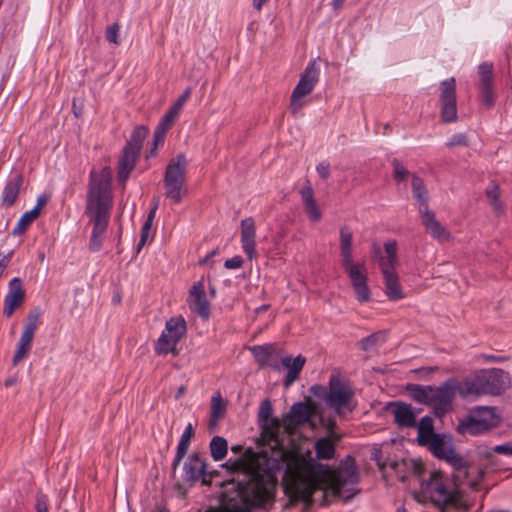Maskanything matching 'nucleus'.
I'll list each match as a JSON object with an SVG mask.
<instances>
[{
    "label": "nucleus",
    "mask_w": 512,
    "mask_h": 512,
    "mask_svg": "<svg viewBox=\"0 0 512 512\" xmlns=\"http://www.w3.org/2000/svg\"><path fill=\"white\" fill-rule=\"evenodd\" d=\"M271 401L261 402L258 422L261 439L270 448L261 451L251 460L240 457L229 460L231 469L238 473V479L223 485L219 507H210L204 512H250L253 507H262L274 497L277 472L286 462L288 452L280 438L281 421L272 416Z\"/></svg>",
    "instance_id": "f257e3e1"
},
{
    "label": "nucleus",
    "mask_w": 512,
    "mask_h": 512,
    "mask_svg": "<svg viewBox=\"0 0 512 512\" xmlns=\"http://www.w3.org/2000/svg\"><path fill=\"white\" fill-rule=\"evenodd\" d=\"M359 482V471L355 460L348 455L335 470L303 468L295 472L290 479L288 489L293 496L307 505L313 504V494L317 490L329 489L335 497L342 498L345 502L351 500L357 493L356 485Z\"/></svg>",
    "instance_id": "f03ea898"
},
{
    "label": "nucleus",
    "mask_w": 512,
    "mask_h": 512,
    "mask_svg": "<svg viewBox=\"0 0 512 512\" xmlns=\"http://www.w3.org/2000/svg\"><path fill=\"white\" fill-rule=\"evenodd\" d=\"M112 208L110 189V170L105 167L101 172L92 170L89 176L85 214L93 224L89 248L96 252L101 248L103 235L107 230Z\"/></svg>",
    "instance_id": "7ed1b4c3"
},
{
    "label": "nucleus",
    "mask_w": 512,
    "mask_h": 512,
    "mask_svg": "<svg viewBox=\"0 0 512 512\" xmlns=\"http://www.w3.org/2000/svg\"><path fill=\"white\" fill-rule=\"evenodd\" d=\"M353 233L347 227L340 229L341 267L348 275L356 298L361 303L370 301L371 293L368 286V272L364 262L353 261Z\"/></svg>",
    "instance_id": "20e7f679"
},
{
    "label": "nucleus",
    "mask_w": 512,
    "mask_h": 512,
    "mask_svg": "<svg viewBox=\"0 0 512 512\" xmlns=\"http://www.w3.org/2000/svg\"><path fill=\"white\" fill-rule=\"evenodd\" d=\"M420 494L442 511L446 508H467L457 484L440 471H433L428 480L422 481Z\"/></svg>",
    "instance_id": "39448f33"
},
{
    "label": "nucleus",
    "mask_w": 512,
    "mask_h": 512,
    "mask_svg": "<svg viewBox=\"0 0 512 512\" xmlns=\"http://www.w3.org/2000/svg\"><path fill=\"white\" fill-rule=\"evenodd\" d=\"M311 392L322 398L339 417H345L352 413L357 406L352 387L335 375L330 376L328 390L323 386L316 385L311 387Z\"/></svg>",
    "instance_id": "423d86ee"
},
{
    "label": "nucleus",
    "mask_w": 512,
    "mask_h": 512,
    "mask_svg": "<svg viewBox=\"0 0 512 512\" xmlns=\"http://www.w3.org/2000/svg\"><path fill=\"white\" fill-rule=\"evenodd\" d=\"M188 160L184 153H179L169 160L163 178L165 195L173 204H179L187 196L186 176Z\"/></svg>",
    "instance_id": "0eeeda50"
},
{
    "label": "nucleus",
    "mask_w": 512,
    "mask_h": 512,
    "mask_svg": "<svg viewBox=\"0 0 512 512\" xmlns=\"http://www.w3.org/2000/svg\"><path fill=\"white\" fill-rule=\"evenodd\" d=\"M386 254H389V259L382 261L381 272L384 278L385 293L389 300L396 301L404 297L399 283L396 267L399 264L397 256V242L389 241L384 243Z\"/></svg>",
    "instance_id": "6e6552de"
},
{
    "label": "nucleus",
    "mask_w": 512,
    "mask_h": 512,
    "mask_svg": "<svg viewBox=\"0 0 512 512\" xmlns=\"http://www.w3.org/2000/svg\"><path fill=\"white\" fill-rule=\"evenodd\" d=\"M456 394V378L446 380L439 387L431 386L428 406L432 407L435 417L442 418L452 410Z\"/></svg>",
    "instance_id": "1a4fd4ad"
},
{
    "label": "nucleus",
    "mask_w": 512,
    "mask_h": 512,
    "mask_svg": "<svg viewBox=\"0 0 512 512\" xmlns=\"http://www.w3.org/2000/svg\"><path fill=\"white\" fill-rule=\"evenodd\" d=\"M319 76L320 69L316 64V61H310L303 73L300 75V79L291 94L290 109L293 114H297L303 107L301 99L313 91L315 85L319 81Z\"/></svg>",
    "instance_id": "9d476101"
},
{
    "label": "nucleus",
    "mask_w": 512,
    "mask_h": 512,
    "mask_svg": "<svg viewBox=\"0 0 512 512\" xmlns=\"http://www.w3.org/2000/svg\"><path fill=\"white\" fill-rule=\"evenodd\" d=\"M440 117L444 123H453L458 119L456 81L454 77L440 82Z\"/></svg>",
    "instance_id": "9b49d317"
},
{
    "label": "nucleus",
    "mask_w": 512,
    "mask_h": 512,
    "mask_svg": "<svg viewBox=\"0 0 512 512\" xmlns=\"http://www.w3.org/2000/svg\"><path fill=\"white\" fill-rule=\"evenodd\" d=\"M485 395H500L509 384L508 374L500 368L478 370Z\"/></svg>",
    "instance_id": "f8f14e48"
},
{
    "label": "nucleus",
    "mask_w": 512,
    "mask_h": 512,
    "mask_svg": "<svg viewBox=\"0 0 512 512\" xmlns=\"http://www.w3.org/2000/svg\"><path fill=\"white\" fill-rule=\"evenodd\" d=\"M206 467L207 463L199 453L189 455L183 465V481L193 485L202 479L206 483Z\"/></svg>",
    "instance_id": "ddd939ff"
},
{
    "label": "nucleus",
    "mask_w": 512,
    "mask_h": 512,
    "mask_svg": "<svg viewBox=\"0 0 512 512\" xmlns=\"http://www.w3.org/2000/svg\"><path fill=\"white\" fill-rule=\"evenodd\" d=\"M25 298V290L20 278L15 277L10 280L8 285V293L4 298L3 314L10 318L16 309H18Z\"/></svg>",
    "instance_id": "4468645a"
},
{
    "label": "nucleus",
    "mask_w": 512,
    "mask_h": 512,
    "mask_svg": "<svg viewBox=\"0 0 512 512\" xmlns=\"http://www.w3.org/2000/svg\"><path fill=\"white\" fill-rule=\"evenodd\" d=\"M189 308L195 311L202 319L206 320L210 316V303L206 298L204 283L198 281L193 284L188 297Z\"/></svg>",
    "instance_id": "2eb2a0df"
},
{
    "label": "nucleus",
    "mask_w": 512,
    "mask_h": 512,
    "mask_svg": "<svg viewBox=\"0 0 512 512\" xmlns=\"http://www.w3.org/2000/svg\"><path fill=\"white\" fill-rule=\"evenodd\" d=\"M314 407L308 402L294 403L290 412L284 419V426L287 431L292 428L304 425L310 421Z\"/></svg>",
    "instance_id": "dca6fc26"
},
{
    "label": "nucleus",
    "mask_w": 512,
    "mask_h": 512,
    "mask_svg": "<svg viewBox=\"0 0 512 512\" xmlns=\"http://www.w3.org/2000/svg\"><path fill=\"white\" fill-rule=\"evenodd\" d=\"M241 246L249 260L257 258L256 251V225L252 217L243 219L240 223Z\"/></svg>",
    "instance_id": "f3484780"
},
{
    "label": "nucleus",
    "mask_w": 512,
    "mask_h": 512,
    "mask_svg": "<svg viewBox=\"0 0 512 512\" xmlns=\"http://www.w3.org/2000/svg\"><path fill=\"white\" fill-rule=\"evenodd\" d=\"M388 406L394 417V422L399 428L416 427V414L410 404L395 401L389 403Z\"/></svg>",
    "instance_id": "a211bd4d"
},
{
    "label": "nucleus",
    "mask_w": 512,
    "mask_h": 512,
    "mask_svg": "<svg viewBox=\"0 0 512 512\" xmlns=\"http://www.w3.org/2000/svg\"><path fill=\"white\" fill-rule=\"evenodd\" d=\"M456 386L458 394L465 400H470L485 395L478 371L470 376L463 378L461 381L456 379Z\"/></svg>",
    "instance_id": "6ab92c4d"
},
{
    "label": "nucleus",
    "mask_w": 512,
    "mask_h": 512,
    "mask_svg": "<svg viewBox=\"0 0 512 512\" xmlns=\"http://www.w3.org/2000/svg\"><path fill=\"white\" fill-rule=\"evenodd\" d=\"M420 215L425 230L433 239L439 242H446L451 239V233L436 219L433 211L429 210Z\"/></svg>",
    "instance_id": "aec40b11"
},
{
    "label": "nucleus",
    "mask_w": 512,
    "mask_h": 512,
    "mask_svg": "<svg viewBox=\"0 0 512 512\" xmlns=\"http://www.w3.org/2000/svg\"><path fill=\"white\" fill-rule=\"evenodd\" d=\"M490 420L478 419L474 415H469L462 419L458 426L457 432L461 435H480L490 430Z\"/></svg>",
    "instance_id": "412c9836"
},
{
    "label": "nucleus",
    "mask_w": 512,
    "mask_h": 512,
    "mask_svg": "<svg viewBox=\"0 0 512 512\" xmlns=\"http://www.w3.org/2000/svg\"><path fill=\"white\" fill-rule=\"evenodd\" d=\"M251 352L260 366H269L274 370H280V363L277 360H273V356L277 352L274 344L254 346L251 348Z\"/></svg>",
    "instance_id": "4be33fe9"
},
{
    "label": "nucleus",
    "mask_w": 512,
    "mask_h": 512,
    "mask_svg": "<svg viewBox=\"0 0 512 512\" xmlns=\"http://www.w3.org/2000/svg\"><path fill=\"white\" fill-rule=\"evenodd\" d=\"M23 183L24 177L21 173L10 176L2 192V202L6 207L14 205Z\"/></svg>",
    "instance_id": "5701e85b"
},
{
    "label": "nucleus",
    "mask_w": 512,
    "mask_h": 512,
    "mask_svg": "<svg viewBox=\"0 0 512 512\" xmlns=\"http://www.w3.org/2000/svg\"><path fill=\"white\" fill-rule=\"evenodd\" d=\"M139 155V153L130 150V148H123L117 167V177L119 182L124 184L127 181L131 171L135 167Z\"/></svg>",
    "instance_id": "b1692460"
},
{
    "label": "nucleus",
    "mask_w": 512,
    "mask_h": 512,
    "mask_svg": "<svg viewBox=\"0 0 512 512\" xmlns=\"http://www.w3.org/2000/svg\"><path fill=\"white\" fill-rule=\"evenodd\" d=\"M305 362L306 359L302 355H298L295 358H292L291 356H286L281 359L280 366L282 365L283 367L288 369L287 375L284 380L285 388L290 387L298 379Z\"/></svg>",
    "instance_id": "393cba45"
},
{
    "label": "nucleus",
    "mask_w": 512,
    "mask_h": 512,
    "mask_svg": "<svg viewBox=\"0 0 512 512\" xmlns=\"http://www.w3.org/2000/svg\"><path fill=\"white\" fill-rule=\"evenodd\" d=\"M424 446H427L430 451L439 459H445L449 454H452L454 448L451 443L446 440V437L441 434H436L428 440Z\"/></svg>",
    "instance_id": "a878e982"
},
{
    "label": "nucleus",
    "mask_w": 512,
    "mask_h": 512,
    "mask_svg": "<svg viewBox=\"0 0 512 512\" xmlns=\"http://www.w3.org/2000/svg\"><path fill=\"white\" fill-rule=\"evenodd\" d=\"M193 436H194V428H193V425L191 423H189L181 435L180 441L177 446L176 455L172 462V469L174 472L176 471V469L180 465L181 461L185 457V455L188 451L189 445H190L191 438Z\"/></svg>",
    "instance_id": "bb28decb"
},
{
    "label": "nucleus",
    "mask_w": 512,
    "mask_h": 512,
    "mask_svg": "<svg viewBox=\"0 0 512 512\" xmlns=\"http://www.w3.org/2000/svg\"><path fill=\"white\" fill-rule=\"evenodd\" d=\"M338 441L333 437H323L315 442L314 449L319 460H331L335 457V445Z\"/></svg>",
    "instance_id": "cd10ccee"
},
{
    "label": "nucleus",
    "mask_w": 512,
    "mask_h": 512,
    "mask_svg": "<svg viewBox=\"0 0 512 512\" xmlns=\"http://www.w3.org/2000/svg\"><path fill=\"white\" fill-rule=\"evenodd\" d=\"M412 190H413V196L419 203V213L422 214L426 211H429V205H428V192L424 185L423 180L413 175L412 177Z\"/></svg>",
    "instance_id": "c85d7f7f"
},
{
    "label": "nucleus",
    "mask_w": 512,
    "mask_h": 512,
    "mask_svg": "<svg viewBox=\"0 0 512 512\" xmlns=\"http://www.w3.org/2000/svg\"><path fill=\"white\" fill-rule=\"evenodd\" d=\"M187 330L186 321L182 316L171 317L166 321L165 333L174 341L179 342Z\"/></svg>",
    "instance_id": "c756f323"
},
{
    "label": "nucleus",
    "mask_w": 512,
    "mask_h": 512,
    "mask_svg": "<svg viewBox=\"0 0 512 512\" xmlns=\"http://www.w3.org/2000/svg\"><path fill=\"white\" fill-rule=\"evenodd\" d=\"M448 464H450L454 470V478L456 481H461L468 476V464L467 462L455 452L452 451V454H449L444 459Z\"/></svg>",
    "instance_id": "7c9ffc66"
},
{
    "label": "nucleus",
    "mask_w": 512,
    "mask_h": 512,
    "mask_svg": "<svg viewBox=\"0 0 512 512\" xmlns=\"http://www.w3.org/2000/svg\"><path fill=\"white\" fill-rule=\"evenodd\" d=\"M148 134H149V129L146 126H144V125L137 126L133 130V132L130 136V139L127 141V143L124 147L130 148V150L135 151L140 154L142 144H143L144 140L147 138Z\"/></svg>",
    "instance_id": "2f4dec72"
},
{
    "label": "nucleus",
    "mask_w": 512,
    "mask_h": 512,
    "mask_svg": "<svg viewBox=\"0 0 512 512\" xmlns=\"http://www.w3.org/2000/svg\"><path fill=\"white\" fill-rule=\"evenodd\" d=\"M416 426L418 428L417 441L420 446L428 443V440L437 434L434 432L433 420L429 416L423 417Z\"/></svg>",
    "instance_id": "473e14b6"
},
{
    "label": "nucleus",
    "mask_w": 512,
    "mask_h": 512,
    "mask_svg": "<svg viewBox=\"0 0 512 512\" xmlns=\"http://www.w3.org/2000/svg\"><path fill=\"white\" fill-rule=\"evenodd\" d=\"M33 338L34 336L21 333L12 359L13 365H17L19 362L26 358L28 352L31 349Z\"/></svg>",
    "instance_id": "72a5a7b5"
},
{
    "label": "nucleus",
    "mask_w": 512,
    "mask_h": 512,
    "mask_svg": "<svg viewBox=\"0 0 512 512\" xmlns=\"http://www.w3.org/2000/svg\"><path fill=\"white\" fill-rule=\"evenodd\" d=\"M406 390L414 401L428 405L431 385L408 384Z\"/></svg>",
    "instance_id": "f704fd0d"
},
{
    "label": "nucleus",
    "mask_w": 512,
    "mask_h": 512,
    "mask_svg": "<svg viewBox=\"0 0 512 512\" xmlns=\"http://www.w3.org/2000/svg\"><path fill=\"white\" fill-rule=\"evenodd\" d=\"M227 440L220 436H214L210 442L211 456L215 461L223 460L227 455Z\"/></svg>",
    "instance_id": "c9c22d12"
},
{
    "label": "nucleus",
    "mask_w": 512,
    "mask_h": 512,
    "mask_svg": "<svg viewBox=\"0 0 512 512\" xmlns=\"http://www.w3.org/2000/svg\"><path fill=\"white\" fill-rule=\"evenodd\" d=\"M178 342L170 338L165 332L161 334L155 344V352L158 355H167L168 353L176 354V346Z\"/></svg>",
    "instance_id": "e433bc0d"
},
{
    "label": "nucleus",
    "mask_w": 512,
    "mask_h": 512,
    "mask_svg": "<svg viewBox=\"0 0 512 512\" xmlns=\"http://www.w3.org/2000/svg\"><path fill=\"white\" fill-rule=\"evenodd\" d=\"M386 340L385 334L381 331L372 333L367 337L363 338L359 342V346L364 351H372L377 347L381 346Z\"/></svg>",
    "instance_id": "4c0bfd02"
},
{
    "label": "nucleus",
    "mask_w": 512,
    "mask_h": 512,
    "mask_svg": "<svg viewBox=\"0 0 512 512\" xmlns=\"http://www.w3.org/2000/svg\"><path fill=\"white\" fill-rule=\"evenodd\" d=\"M37 209H32L30 211L25 212L21 218L19 219L17 225L14 227L12 234L13 235H22L25 233L29 225L38 218Z\"/></svg>",
    "instance_id": "58836bf2"
},
{
    "label": "nucleus",
    "mask_w": 512,
    "mask_h": 512,
    "mask_svg": "<svg viewBox=\"0 0 512 512\" xmlns=\"http://www.w3.org/2000/svg\"><path fill=\"white\" fill-rule=\"evenodd\" d=\"M40 315L41 311L39 309L30 311L26 317V323L24 324L22 333L34 336Z\"/></svg>",
    "instance_id": "ea45409f"
},
{
    "label": "nucleus",
    "mask_w": 512,
    "mask_h": 512,
    "mask_svg": "<svg viewBox=\"0 0 512 512\" xmlns=\"http://www.w3.org/2000/svg\"><path fill=\"white\" fill-rule=\"evenodd\" d=\"M225 406L222 402L220 394L212 397L211 400V414H210V425H215L218 422V419L222 415Z\"/></svg>",
    "instance_id": "a19ab883"
},
{
    "label": "nucleus",
    "mask_w": 512,
    "mask_h": 512,
    "mask_svg": "<svg viewBox=\"0 0 512 512\" xmlns=\"http://www.w3.org/2000/svg\"><path fill=\"white\" fill-rule=\"evenodd\" d=\"M179 114L180 113L178 111L170 107L169 110L165 113V115L161 118L157 127L163 128L165 131H168L173 126Z\"/></svg>",
    "instance_id": "79ce46f5"
},
{
    "label": "nucleus",
    "mask_w": 512,
    "mask_h": 512,
    "mask_svg": "<svg viewBox=\"0 0 512 512\" xmlns=\"http://www.w3.org/2000/svg\"><path fill=\"white\" fill-rule=\"evenodd\" d=\"M478 73L480 76V85L492 84L493 65L484 62L479 65Z\"/></svg>",
    "instance_id": "37998d69"
},
{
    "label": "nucleus",
    "mask_w": 512,
    "mask_h": 512,
    "mask_svg": "<svg viewBox=\"0 0 512 512\" xmlns=\"http://www.w3.org/2000/svg\"><path fill=\"white\" fill-rule=\"evenodd\" d=\"M475 417H477L478 419H486V420H490L489 423H490V429L494 426H496L497 424V418H496V415H495V412L492 408H489V407H480L478 408L474 414H473Z\"/></svg>",
    "instance_id": "c03bdc74"
},
{
    "label": "nucleus",
    "mask_w": 512,
    "mask_h": 512,
    "mask_svg": "<svg viewBox=\"0 0 512 512\" xmlns=\"http://www.w3.org/2000/svg\"><path fill=\"white\" fill-rule=\"evenodd\" d=\"M481 99L484 105L488 108L492 107L495 103V96L492 89V84L480 85Z\"/></svg>",
    "instance_id": "a18cd8bd"
},
{
    "label": "nucleus",
    "mask_w": 512,
    "mask_h": 512,
    "mask_svg": "<svg viewBox=\"0 0 512 512\" xmlns=\"http://www.w3.org/2000/svg\"><path fill=\"white\" fill-rule=\"evenodd\" d=\"M391 164L393 167V177L395 181L401 182L410 174L409 171L402 165L399 159L394 158Z\"/></svg>",
    "instance_id": "49530a36"
},
{
    "label": "nucleus",
    "mask_w": 512,
    "mask_h": 512,
    "mask_svg": "<svg viewBox=\"0 0 512 512\" xmlns=\"http://www.w3.org/2000/svg\"><path fill=\"white\" fill-rule=\"evenodd\" d=\"M119 30L120 25L118 23H113L112 25L108 26L105 31L107 41L115 45H119Z\"/></svg>",
    "instance_id": "de8ad7c7"
},
{
    "label": "nucleus",
    "mask_w": 512,
    "mask_h": 512,
    "mask_svg": "<svg viewBox=\"0 0 512 512\" xmlns=\"http://www.w3.org/2000/svg\"><path fill=\"white\" fill-rule=\"evenodd\" d=\"M166 133L167 131H165L163 128L156 127L153 135L151 154H154L158 146L163 144Z\"/></svg>",
    "instance_id": "09e8293b"
},
{
    "label": "nucleus",
    "mask_w": 512,
    "mask_h": 512,
    "mask_svg": "<svg viewBox=\"0 0 512 512\" xmlns=\"http://www.w3.org/2000/svg\"><path fill=\"white\" fill-rule=\"evenodd\" d=\"M323 426L326 428V430L329 433V437H333L335 440L340 441L341 436L335 433L336 429V420L334 418L329 419H321Z\"/></svg>",
    "instance_id": "8fccbe9b"
},
{
    "label": "nucleus",
    "mask_w": 512,
    "mask_h": 512,
    "mask_svg": "<svg viewBox=\"0 0 512 512\" xmlns=\"http://www.w3.org/2000/svg\"><path fill=\"white\" fill-rule=\"evenodd\" d=\"M304 207L311 221L316 222L321 219L322 214L317 206L316 201L311 204L304 205Z\"/></svg>",
    "instance_id": "3c124183"
},
{
    "label": "nucleus",
    "mask_w": 512,
    "mask_h": 512,
    "mask_svg": "<svg viewBox=\"0 0 512 512\" xmlns=\"http://www.w3.org/2000/svg\"><path fill=\"white\" fill-rule=\"evenodd\" d=\"M468 139L464 133H457L452 135V137L447 142V146H468Z\"/></svg>",
    "instance_id": "603ef678"
},
{
    "label": "nucleus",
    "mask_w": 512,
    "mask_h": 512,
    "mask_svg": "<svg viewBox=\"0 0 512 512\" xmlns=\"http://www.w3.org/2000/svg\"><path fill=\"white\" fill-rule=\"evenodd\" d=\"M192 93V89L190 87L186 88L184 92L179 96L177 101L171 106L174 108V110L178 111L180 113L182 107L189 99L190 95Z\"/></svg>",
    "instance_id": "864d4df0"
},
{
    "label": "nucleus",
    "mask_w": 512,
    "mask_h": 512,
    "mask_svg": "<svg viewBox=\"0 0 512 512\" xmlns=\"http://www.w3.org/2000/svg\"><path fill=\"white\" fill-rule=\"evenodd\" d=\"M300 195L304 205L311 204L316 201L314 198V191L310 185L303 187L300 190Z\"/></svg>",
    "instance_id": "5fc2aeb1"
},
{
    "label": "nucleus",
    "mask_w": 512,
    "mask_h": 512,
    "mask_svg": "<svg viewBox=\"0 0 512 512\" xmlns=\"http://www.w3.org/2000/svg\"><path fill=\"white\" fill-rule=\"evenodd\" d=\"M372 258L379 264L380 270L382 269V261L389 259V254L386 256L382 255L381 247L377 243L372 244Z\"/></svg>",
    "instance_id": "6e6d98bb"
},
{
    "label": "nucleus",
    "mask_w": 512,
    "mask_h": 512,
    "mask_svg": "<svg viewBox=\"0 0 512 512\" xmlns=\"http://www.w3.org/2000/svg\"><path fill=\"white\" fill-rule=\"evenodd\" d=\"M36 511L37 512H48V499L43 494H38L36 499Z\"/></svg>",
    "instance_id": "4d7b16f0"
},
{
    "label": "nucleus",
    "mask_w": 512,
    "mask_h": 512,
    "mask_svg": "<svg viewBox=\"0 0 512 512\" xmlns=\"http://www.w3.org/2000/svg\"><path fill=\"white\" fill-rule=\"evenodd\" d=\"M243 265V259L241 256H234L230 259H227L224 262V267L227 269H237L242 267Z\"/></svg>",
    "instance_id": "13d9d810"
},
{
    "label": "nucleus",
    "mask_w": 512,
    "mask_h": 512,
    "mask_svg": "<svg viewBox=\"0 0 512 512\" xmlns=\"http://www.w3.org/2000/svg\"><path fill=\"white\" fill-rule=\"evenodd\" d=\"M316 170L319 174V176L323 179V180H326L329 178L330 176V165L328 162H321L317 165L316 167Z\"/></svg>",
    "instance_id": "bf43d9fd"
},
{
    "label": "nucleus",
    "mask_w": 512,
    "mask_h": 512,
    "mask_svg": "<svg viewBox=\"0 0 512 512\" xmlns=\"http://www.w3.org/2000/svg\"><path fill=\"white\" fill-rule=\"evenodd\" d=\"M493 452L497 454H504L512 457V444L505 443L502 445H497L493 448Z\"/></svg>",
    "instance_id": "052dcab7"
},
{
    "label": "nucleus",
    "mask_w": 512,
    "mask_h": 512,
    "mask_svg": "<svg viewBox=\"0 0 512 512\" xmlns=\"http://www.w3.org/2000/svg\"><path fill=\"white\" fill-rule=\"evenodd\" d=\"M150 229L151 228H146V224L143 225L142 231H141V236H140V241L138 243V248H137L138 251L146 244L148 237H149Z\"/></svg>",
    "instance_id": "680f3d73"
},
{
    "label": "nucleus",
    "mask_w": 512,
    "mask_h": 512,
    "mask_svg": "<svg viewBox=\"0 0 512 512\" xmlns=\"http://www.w3.org/2000/svg\"><path fill=\"white\" fill-rule=\"evenodd\" d=\"M157 208H158V203H155L154 206L152 207V209L149 211V213L147 215V218H146V221L144 223V224H146V228H151L152 227V224H153V221H154V218H155V215H156Z\"/></svg>",
    "instance_id": "e2e57ef3"
},
{
    "label": "nucleus",
    "mask_w": 512,
    "mask_h": 512,
    "mask_svg": "<svg viewBox=\"0 0 512 512\" xmlns=\"http://www.w3.org/2000/svg\"><path fill=\"white\" fill-rule=\"evenodd\" d=\"M48 200L49 197L45 194H42L37 198L36 206L33 209H37L38 215L40 214L41 208L47 204Z\"/></svg>",
    "instance_id": "0e129e2a"
},
{
    "label": "nucleus",
    "mask_w": 512,
    "mask_h": 512,
    "mask_svg": "<svg viewBox=\"0 0 512 512\" xmlns=\"http://www.w3.org/2000/svg\"><path fill=\"white\" fill-rule=\"evenodd\" d=\"M491 206H492L494 212L497 215H500V214L503 213V204L500 201V199H496L495 201H491Z\"/></svg>",
    "instance_id": "69168bd1"
},
{
    "label": "nucleus",
    "mask_w": 512,
    "mask_h": 512,
    "mask_svg": "<svg viewBox=\"0 0 512 512\" xmlns=\"http://www.w3.org/2000/svg\"><path fill=\"white\" fill-rule=\"evenodd\" d=\"M486 194H487V197L490 199V201H495L496 199H499V188H498V186H495L491 190H487Z\"/></svg>",
    "instance_id": "338daca9"
},
{
    "label": "nucleus",
    "mask_w": 512,
    "mask_h": 512,
    "mask_svg": "<svg viewBox=\"0 0 512 512\" xmlns=\"http://www.w3.org/2000/svg\"><path fill=\"white\" fill-rule=\"evenodd\" d=\"M484 359L488 362H503L504 360H506V357L496 355H484Z\"/></svg>",
    "instance_id": "774afa93"
}]
</instances>
